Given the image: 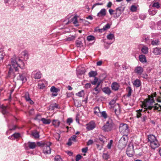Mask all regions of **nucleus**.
<instances>
[{
	"label": "nucleus",
	"instance_id": "23",
	"mask_svg": "<svg viewBox=\"0 0 161 161\" xmlns=\"http://www.w3.org/2000/svg\"><path fill=\"white\" fill-rule=\"evenodd\" d=\"M119 85L116 82H114L112 83L111 85V87L113 90L117 91L119 89Z\"/></svg>",
	"mask_w": 161,
	"mask_h": 161
},
{
	"label": "nucleus",
	"instance_id": "40",
	"mask_svg": "<svg viewBox=\"0 0 161 161\" xmlns=\"http://www.w3.org/2000/svg\"><path fill=\"white\" fill-rule=\"evenodd\" d=\"M76 37V36H72L65 39V40L66 41H73L75 40Z\"/></svg>",
	"mask_w": 161,
	"mask_h": 161
},
{
	"label": "nucleus",
	"instance_id": "24",
	"mask_svg": "<svg viewBox=\"0 0 161 161\" xmlns=\"http://www.w3.org/2000/svg\"><path fill=\"white\" fill-rule=\"evenodd\" d=\"M153 53L156 55L161 54V48L158 47H155L153 49Z\"/></svg>",
	"mask_w": 161,
	"mask_h": 161
},
{
	"label": "nucleus",
	"instance_id": "54",
	"mask_svg": "<svg viewBox=\"0 0 161 161\" xmlns=\"http://www.w3.org/2000/svg\"><path fill=\"white\" fill-rule=\"evenodd\" d=\"M73 120L72 118H68L67 120V123L69 125H70V124L73 122Z\"/></svg>",
	"mask_w": 161,
	"mask_h": 161
},
{
	"label": "nucleus",
	"instance_id": "47",
	"mask_svg": "<svg viewBox=\"0 0 161 161\" xmlns=\"http://www.w3.org/2000/svg\"><path fill=\"white\" fill-rule=\"evenodd\" d=\"M32 135L36 138H38L39 137V133L38 132H33L32 133Z\"/></svg>",
	"mask_w": 161,
	"mask_h": 161
},
{
	"label": "nucleus",
	"instance_id": "25",
	"mask_svg": "<svg viewBox=\"0 0 161 161\" xmlns=\"http://www.w3.org/2000/svg\"><path fill=\"white\" fill-rule=\"evenodd\" d=\"M133 85L134 86L138 87L141 86V82L139 80L137 79L134 81Z\"/></svg>",
	"mask_w": 161,
	"mask_h": 161
},
{
	"label": "nucleus",
	"instance_id": "12",
	"mask_svg": "<svg viewBox=\"0 0 161 161\" xmlns=\"http://www.w3.org/2000/svg\"><path fill=\"white\" fill-rule=\"evenodd\" d=\"M27 74L25 72H23L22 74H20L17 79L18 80L21 81L23 83L25 82L26 80Z\"/></svg>",
	"mask_w": 161,
	"mask_h": 161
},
{
	"label": "nucleus",
	"instance_id": "43",
	"mask_svg": "<svg viewBox=\"0 0 161 161\" xmlns=\"http://www.w3.org/2000/svg\"><path fill=\"white\" fill-rule=\"evenodd\" d=\"M159 41L158 40H155L152 41L151 44L153 46H157L159 45Z\"/></svg>",
	"mask_w": 161,
	"mask_h": 161
},
{
	"label": "nucleus",
	"instance_id": "61",
	"mask_svg": "<svg viewBox=\"0 0 161 161\" xmlns=\"http://www.w3.org/2000/svg\"><path fill=\"white\" fill-rule=\"evenodd\" d=\"M82 156L80 154L77 155L75 157L76 161H78L81 158Z\"/></svg>",
	"mask_w": 161,
	"mask_h": 161
},
{
	"label": "nucleus",
	"instance_id": "64",
	"mask_svg": "<svg viewBox=\"0 0 161 161\" xmlns=\"http://www.w3.org/2000/svg\"><path fill=\"white\" fill-rule=\"evenodd\" d=\"M41 116L40 115H37L36 117L34 118L35 120H41Z\"/></svg>",
	"mask_w": 161,
	"mask_h": 161
},
{
	"label": "nucleus",
	"instance_id": "29",
	"mask_svg": "<svg viewBox=\"0 0 161 161\" xmlns=\"http://www.w3.org/2000/svg\"><path fill=\"white\" fill-rule=\"evenodd\" d=\"M78 16L75 15L74 17L72 19L71 21L73 22V23L75 25V26H78L79 25L78 24V20H77V18Z\"/></svg>",
	"mask_w": 161,
	"mask_h": 161
},
{
	"label": "nucleus",
	"instance_id": "59",
	"mask_svg": "<svg viewBox=\"0 0 161 161\" xmlns=\"http://www.w3.org/2000/svg\"><path fill=\"white\" fill-rule=\"evenodd\" d=\"M98 81V79L97 77H95L94 80L93 81H91V83L93 85H95Z\"/></svg>",
	"mask_w": 161,
	"mask_h": 161
},
{
	"label": "nucleus",
	"instance_id": "31",
	"mask_svg": "<svg viewBox=\"0 0 161 161\" xmlns=\"http://www.w3.org/2000/svg\"><path fill=\"white\" fill-rule=\"evenodd\" d=\"M20 136V134L19 133H16L13 134L11 136H9L8 138L12 140H14L18 138Z\"/></svg>",
	"mask_w": 161,
	"mask_h": 161
},
{
	"label": "nucleus",
	"instance_id": "57",
	"mask_svg": "<svg viewBox=\"0 0 161 161\" xmlns=\"http://www.w3.org/2000/svg\"><path fill=\"white\" fill-rule=\"evenodd\" d=\"M101 114L102 116L105 119L107 117V114L106 112L105 111H103Z\"/></svg>",
	"mask_w": 161,
	"mask_h": 161
},
{
	"label": "nucleus",
	"instance_id": "5",
	"mask_svg": "<svg viewBox=\"0 0 161 161\" xmlns=\"http://www.w3.org/2000/svg\"><path fill=\"white\" fill-rule=\"evenodd\" d=\"M119 131L123 136H127L129 132V127L126 124L121 123L119 127Z\"/></svg>",
	"mask_w": 161,
	"mask_h": 161
},
{
	"label": "nucleus",
	"instance_id": "33",
	"mask_svg": "<svg viewBox=\"0 0 161 161\" xmlns=\"http://www.w3.org/2000/svg\"><path fill=\"white\" fill-rule=\"evenodd\" d=\"M142 52L144 54H147L148 52V48L147 47L144 46L141 49Z\"/></svg>",
	"mask_w": 161,
	"mask_h": 161
},
{
	"label": "nucleus",
	"instance_id": "11",
	"mask_svg": "<svg viewBox=\"0 0 161 161\" xmlns=\"http://www.w3.org/2000/svg\"><path fill=\"white\" fill-rule=\"evenodd\" d=\"M86 129L87 130H91L94 129L96 127V124L93 121H91L86 125Z\"/></svg>",
	"mask_w": 161,
	"mask_h": 161
},
{
	"label": "nucleus",
	"instance_id": "13",
	"mask_svg": "<svg viewBox=\"0 0 161 161\" xmlns=\"http://www.w3.org/2000/svg\"><path fill=\"white\" fill-rule=\"evenodd\" d=\"M24 145L25 148L26 150L28 149V147L27 146V145H28L29 148L31 149H33L35 148L36 146V145L35 142H28L27 143H25Z\"/></svg>",
	"mask_w": 161,
	"mask_h": 161
},
{
	"label": "nucleus",
	"instance_id": "3",
	"mask_svg": "<svg viewBox=\"0 0 161 161\" xmlns=\"http://www.w3.org/2000/svg\"><path fill=\"white\" fill-rule=\"evenodd\" d=\"M148 142L152 149H154L159 146V144L156 137L153 135H150L147 136Z\"/></svg>",
	"mask_w": 161,
	"mask_h": 161
},
{
	"label": "nucleus",
	"instance_id": "60",
	"mask_svg": "<svg viewBox=\"0 0 161 161\" xmlns=\"http://www.w3.org/2000/svg\"><path fill=\"white\" fill-rule=\"evenodd\" d=\"M140 18L142 20H144L146 18V15L145 14H141L139 16Z\"/></svg>",
	"mask_w": 161,
	"mask_h": 161
},
{
	"label": "nucleus",
	"instance_id": "10",
	"mask_svg": "<svg viewBox=\"0 0 161 161\" xmlns=\"http://www.w3.org/2000/svg\"><path fill=\"white\" fill-rule=\"evenodd\" d=\"M47 85V82L44 80L39 81L38 84V88L40 89H44Z\"/></svg>",
	"mask_w": 161,
	"mask_h": 161
},
{
	"label": "nucleus",
	"instance_id": "22",
	"mask_svg": "<svg viewBox=\"0 0 161 161\" xmlns=\"http://www.w3.org/2000/svg\"><path fill=\"white\" fill-rule=\"evenodd\" d=\"M152 6L157 8H159L160 6H161V3L159 2V0H155L153 2Z\"/></svg>",
	"mask_w": 161,
	"mask_h": 161
},
{
	"label": "nucleus",
	"instance_id": "8",
	"mask_svg": "<svg viewBox=\"0 0 161 161\" xmlns=\"http://www.w3.org/2000/svg\"><path fill=\"white\" fill-rule=\"evenodd\" d=\"M51 143L49 142H47L46 144L45 145L43 148V152L45 154H50L51 153V149L50 148V146Z\"/></svg>",
	"mask_w": 161,
	"mask_h": 161
},
{
	"label": "nucleus",
	"instance_id": "63",
	"mask_svg": "<svg viewBox=\"0 0 161 161\" xmlns=\"http://www.w3.org/2000/svg\"><path fill=\"white\" fill-rule=\"evenodd\" d=\"M91 86V84L90 83H86L85 85V87L86 89H88Z\"/></svg>",
	"mask_w": 161,
	"mask_h": 161
},
{
	"label": "nucleus",
	"instance_id": "20",
	"mask_svg": "<svg viewBox=\"0 0 161 161\" xmlns=\"http://www.w3.org/2000/svg\"><path fill=\"white\" fill-rule=\"evenodd\" d=\"M25 98L27 102H28L31 104H33L34 102L30 98L29 94L28 92H26L24 95Z\"/></svg>",
	"mask_w": 161,
	"mask_h": 161
},
{
	"label": "nucleus",
	"instance_id": "34",
	"mask_svg": "<svg viewBox=\"0 0 161 161\" xmlns=\"http://www.w3.org/2000/svg\"><path fill=\"white\" fill-rule=\"evenodd\" d=\"M41 121H42L44 124L47 125L49 124L51 122L50 119H47L45 118L41 119Z\"/></svg>",
	"mask_w": 161,
	"mask_h": 161
},
{
	"label": "nucleus",
	"instance_id": "53",
	"mask_svg": "<svg viewBox=\"0 0 161 161\" xmlns=\"http://www.w3.org/2000/svg\"><path fill=\"white\" fill-rule=\"evenodd\" d=\"M137 10V7L135 5H132L130 7V10L132 12H135Z\"/></svg>",
	"mask_w": 161,
	"mask_h": 161
},
{
	"label": "nucleus",
	"instance_id": "16",
	"mask_svg": "<svg viewBox=\"0 0 161 161\" xmlns=\"http://www.w3.org/2000/svg\"><path fill=\"white\" fill-rule=\"evenodd\" d=\"M42 74L39 70H35L32 72V75L35 79H39L41 77Z\"/></svg>",
	"mask_w": 161,
	"mask_h": 161
},
{
	"label": "nucleus",
	"instance_id": "50",
	"mask_svg": "<svg viewBox=\"0 0 161 161\" xmlns=\"http://www.w3.org/2000/svg\"><path fill=\"white\" fill-rule=\"evenodd\" d=\"M103 157L104 159H108L109 157V155L108 153H104L103 155Z\"/></svg>",
	"mask_w": 161,
	"mask_h": 161
},
{
	"label": "nucleus",
	"instance_id": "44",
	"mask_svg": "<svg viewBox=\"0 0 161 161\" xmlns=\"http://www.w3.org/2000/svg\"><path fill=\"white\" fill-rule=\"evenodd\" d=\"M94 113L95 114L99 116V113H100V111L99 110V108L98 107H95L94 108Z\"/></svg>",
	"mask_w": 161,
	"mask_h": 161
},
{
	"label": "nucleus",
	"instance_id": "42",
	"mask_svg": "<svg viewBox=\"0 0 161 161\" xmlns=\"http://www.w3.org/2000/svg\"><path fill=\"white\" fill-rule=\"evenodd\" d=\"M76 46L77 47H81L83 46V43L81 41L76 40Z\"/></svg>",
	"mask_w": 161,
	"mask_h": 161
},
{
	"label": "nucleus",
	"instance_id": "39",
	"mask_svg": "<svg viewBox=\"0 0 161 161\" xmlns=\"http://www.w3.org/2000/svg\"><path fill=\"white\" fill-rule=\"evenodd\" d=\"M50 91L53 93L58 92L59 91V90L57 88H56L54 86H52L50 88Z\"/></svg>",
	"mask_w": 161,
	"mask_h": 161
},
{
	"label": "nucleus",
	"instance_id": "26",
	"mask_svg": "<svg viewBox=\"0 0 161 161\" xmlns=\"http://www.w3.org/2000/svg\"><path fill=\"white\" fill-rule=\"evenodd\" d=\"M102 90L104 93L108 95H110L111 92L110 88L108 87H103Z\"/></svg>",
	"mask_w": 161,
	"mask_h": 161
},
{
	"label": "nucleus",
	"instance_id": "41",
	"mask_svg": "<svg viewBox=\"0 0 161 161\" xmlns=\"http://www.w3.org/2000/svg\"><path fill=\"white\" fill-rule=\"evenodd\" d=\"M87 40L88 41H95V37L92 35H89L87 37Z\"/></svg>",
	"mask_w": 161,
	"mask_h": 161
},
{
	"label": "nucleus",
	"instance_id": "45",
	"mask_svg": "<svg viewBox=\"0 0 161 161\" xmlns=\"http://www.w3.org/2000/svg\"><path fill=\"white\" fill-rule=\"evenodd\" d=\"M127 91L128 92V93L127 96L128 97H130L131 95L132 91L131 87H128L127 88Z\"/></svg>",
	"mask_w": 161,
	"mask_h": 161
},
{
	"label": "nucleus",
	"instance_id": "27",
	"mask_svg": "<svg viewBox=\"0 0 161 161\" xmlns=\"http://www.w3.org/2000/svg\"><path fill=\"white\" fill-rule=\"evenodd\" d=\"M139 60L142 63H145L147 62V60L146 56L143 54L139 56Z\"/></svg>",
	"mask_w": 161,
	"mask_h": 161
},
{
	"label": "nucleus",
	"instance_id": "37",
	"mask_svg": "<svg viewBox=\"0 0 161 161\" xmlns=\"http://www.w3.org/2000/svg\"><path fill=\"white\" fill-rule=\"evenodd\" d=\"M110 27V25L109 23H107L103 27L102 29H100V31H102V30H103L104 31H105L108 29H109ZM101 31V32L102 31Z\"/></svg>",
	"mask_w": 161,
	"mask_h": 161
},
{
	"label": "nucleus",
	"instance_id": "35",
	"mask_svg": "<svg viewBox=\"0 0 161 161\" xmlns=\"http://www.w3.org/2000/svg\"><path fill=\"white\" fill-rule=\"evenodd\" d=\"M90 77H94L97 75V73L96 71H91L88 73Z\"/></svg>",
	"mask_w": 161,
	"mask_h": 161
},
{
	"label": "nucleus",
	"instance_id": "49",
	"mask_svg": "<svg viewBox=\"0 0 161 161\" xmlns=\"http://www.w3.org/2000/svg\"><path fill=\"white\" fill-rule=\"evenodd\" d=\"M121 14V11L120 8H118L116 9L115 14L117 16H119Z\"/></svg>",
	"mask_w": 161,
	"mask_h": 161
},
{
	"label": "nucleus",
	"instance_id": "21",
	"mask_svg": "<svg viewBox=\"0 0 161 161\" xmlns=\"http://www.w3.org/2000/svg\"><path fill=\"white\" fill-rule=\"evenodd\" d=\"M106 14V9L105 8H103L97 13V15L98 17H100L104 16Z\"/></svg>",
	"mask_w": 161,
	"mask_h": 161
},
{
	"label": "nucleus",
	"instance_id": "4",
	"mask_svg": "<svg viewBox=\"0 0 161 161\" xmlns=\"http://www.w3.org/2000/svg\"><path fill=\"white\" fill-rule=\"evenodd\" d=\"M110 108H113L116 115L119 114L120 111L119 105L118 103H116V100L113 99L109 103Z\"/></svg>",
	"mask_w": 161,
	"mask_h": 161
},
{
	"label": "nucleus",
	"instance_id": "9",
	"mask_svg": "<svg viewBox=\"0 0 161 161\" xmlns=\"http://www.w3.org/2000/svg\"><path fill=\"white\" fill-rule=\"evenodd\" d=\"M127 136H123L120 138L119 142V146H121L122 147H124L126 145L127 141L126 140Z\"/></svg>",
	"mask_w": 161,
	"mask_h": 161
},
{
	"label": "nucleus",
	"instance_id": "38",
	"mask_svg": "<svg viewBox=\"0 0 161 161\" xmlns=\"http://www.w3.org/2000/svg\"><path fill=\"white\" fill-rule=\"evenodd\" d=\"M148 12L150 15H153L156 14L157 11L155 9H153L152 8H150L149 9Z\"/></svg>",
	"mask_w": 161,
	"mask_h": 161
},
{
	"label": "nucleus",
	"instance_id": "30",
	"mask_svg": "<svg viewBox=\"0 0 161 161\" xmlns=\"http://www.w3.org/2000/svg\"><path fill=\"white\" fill-rule=\"evenodd\" d=\"M5 55V53L3 52V49L0 48V61H3Z\"/></svg>",
	"mask_w": 161,
	"mask_h": 161
},
{
	"label": "nucleus",
	"instance_id": "18",
	"mask_svg": "<svg viewBox=\"0 0 161 161\" xmlns=\"http://www.w3.org/2000/svg\"><path fill=\"white\" fill-rule=\"evenodd\" d=\"M86 72V69L82 67L80 68V67H79L77 70V74L78 76L84 75Z\"/></svg>",
	"mask_w": 161,
	"mask_h": 161
},
{
	"label": "nucleus",
	"instance_id": "32",
	"mask_svg": "<svg viewBox=\"0 0 161 161\" xmlns=\"http://www.w3.org/2000/svg\"><path fill=\"white\" fill-rule=\"evenodd\" d=\"M101 89L100 88L95 87L93 89L92 91V93L94 95H97L100 91Z\"/></svg>",
	"mask_w": 161,
	"mask_h": 161
},
{
	"label": "nucleus",
	"instance_id": "14",
	"mask_svg": "<svg viewBox=\"0 0 161 161\" xmlns=\"http://www.w3.org/2000/svg\"><path fill=\"white\" fill-rule=\"evenodd\" d=\"M126 153L127 155L129 157H132L134 154V152L133 150V147H128L126 150Z\"/></svg>",
	"mask_w": 161,
	"mask_h": 161
},
{
	"label": "nucleus",
	"instance_id": "46",
	"mask_svg": "<svg viewBox=\"0 0 161 161\" xmlns=\"http://www.w3.org/2000/svg\"><path fill=\"white\" fill-rule=\"evenodd\" d=\"M84 95V91L82 90L76 94V95L80 97H82Z\"/></svg>",
	"mask_w": 161,
	"mask_h": 161
},
{
	"label": "nucleus",
	"instance_id": "52",
	"mask_svg": "<svg viewBox=\"0 0 161 161\" xmlns=\"http://www.w3.org/2000/svg\"><path fill=\"white\" fill-rule=\"evenodd\" d=\"M157 28L158 30H161V21H158L157 23Z\"/></svg>",
	"mask_w": 161,
	"mask_h": 161
},
{
	"label": "nucleus",
	"instance_id": "19",
	"mask_svg": "<svg viewBox=\"0 0 161 161\" xmlns=\"http://www.w3.org/2000/svg\"><path fill=\"white\" fill-rule=\"evenodd\" d=\"M77 136L75 135H73L70 138H69L68 140V142L67 143V144L69 146H71L72 143V141L75 142H77V140L76 139Z\"/></svg>",
	"mask_w": 161,
	"mask_h": 161
},
{
	"label": "nucleus",
	"instance_id": "1",
	"mask_svg": "<svg viewBox=\"0 0 161 161\" xmlns=\"http://www.w3.org/2000/svg\"><path fill=\"white\" fill-rule=\"evenodd\" d=\"M29 58L28 52L27 51H22L18 57L14 56L10 59V63L7 65L9 69L8 75L9 77L12 76L15 77V75L14 72V69L15 71L18 70V67L22 69L24 68L25 64L24 60H27Z\"/></svg>",
	"mask_w": 161,
	"mask_h": 161
},
{
	"label": "nucleus",
	"instance_id": "15",
	"mask_svg": "<svg viewBox=\"0 0 161 161\" xmlns=\"http://www.w3.org/2000/svg\"><path fill=\"white\" fill-rule=\"evenodd\" d=\"M143 71V68L140 66H136L134 69L135 72L139 75H141L142 74Z\"/></svg>",
	"mask_w": 161,
	"mask_h": 161
},
{
	"label": "nucleus",
	"instance_id": "58",
	"mask_svg": "<svg viewBox=\"0 0 161 161\" xmlns=\"http://www.w3.org/2000/svg\"><path fill=\"white\" fill-rule=\"evenodd\" d=\"M113 143V140H110V142L108 143L107 147L108 148L110 149L111 148V147Z\"/></svg>",
	"mask_w": 161,
	"mask_h": 161
},
{
	"label": "nucleus",
	"instance_id": "28",
	"mask_svg": "<svg viewBox=\"0 0 161 161\" xmlns=\"http://www.w3.org/2000/svg\"><path fill=\"white\" fill-rule=\"evenodd\" d=\"M60 121L58 119H53V125L55 127H58L60 125Z\"/></svg>",
	"mask_w": 161,
	"mask_h": 161
},
{
	"label": "nucleus",
	"instance_id": "62",
	"mask_svg": "<svg viewBox=\"0 0 161 161\" xmlns=\"http://www.w3.org/2000/svg\"><path fill=\"white\" fill-rule=\"evenodd\" d=\"M93 143V141L92 140L90 139L87 142V145L89 146L92 144Z\"/></svg>",
	"mask_w": 161,
	"mask_h": 161
},
{
	"label": "nucleus",
	"instance_id": "51",
	"mask_svg": "<svg viewBox=\"0 0 161 161\" xmlns=\"http://www.w3.org/2000/svg\"><path fill=\"white\" fill-rule=\"evenodd\" d=\"M75 105L77 107H79L81 106V104L78 101L76 100L75 101Z\"/></svg>",
	"mask_w": 161,
	"mask_h": 161
},
{
	"label": "nucleus",
	"instance_id": "6",
	"mask_svg": "<svg viewBox=\"0 0 161 161\" xmlns=\"http://www.w3.org/2000/svg\"><path fill=\"white\" fill-rule=\"evenodd\" d=\"M148 98L147 99H145L143 103V108H144V109H140L136 111L137 112L136 116L137 118H139L141 117V116L144 114V113H146L147 112L148 114H150L148 113L147 111V109L145 107L146 103L149 101Z\"/></svg>",
	"mask_w": 161,
	"mask_h": 161
},
{
	"label": "nucleus",
	"instance_id": "7",
	"mask_svg": "<svg viewBox=\"0 0 161 161\" xmlns=\"http://www.w3.org/2000/svg\"><path fill=\"white\" fill-rule=\"evenodd\" d=\"M114 125V124L112 120L109 119L106 122V124L103 127V130L105 131H110L112 129Z\"/></svg>",
	"mask_w": 161,
	"mask_h": 161
},
{
	"label": "nucleus",
	"instance_id": "36",
	"mask_svg": "<svg viewBox=\"0 0 161 161\" xmlns=\"http://www.w3.org/2000/svg\"><path fill=\"white\" fill-rule=\"evenodd\" d=\"M107 38L109 40H114V41L115 40L114 35V34L110 33L108 34L107 36Z\"/></svg>",
	"mask_w": 161,
	"mask_h": 161
},
{
	"label": "nucleus",
	"instance_id": "55",
	"mask_svg": "<svg viewBox=\"0 0 161 161\" xmlns=\"http://www.w3.org/2000/svg\"><path fill=\"white\" fill-rule=\"evenodd\" d=\"M122 67L123 70H126L129 68V65L126 64H124L122 65Z\"/></svg>",
	"mask_w": 161,
	"mask_h": 161
},
{
	"label": "nucleus",
	"instance_id": "48",
	"mask_svg": "<svg viewBox=\"0 0 161 161\" xmlns=\"http://www.w3.org/2000/svg\"><path fill=\"white\" fill-rule=\"evenodd\" d=\"M47 142H39L37 143V144L38 146L42 147L43 148L44 147L45 145L46 144Z\"/></svg>",
	"mask_w": 161,
	"mask_h": 161
},
{
	"label": "nucleus",
	"instance_id": "2",
	"mask_svg": "<svg viewBox=\"0 0 161 161\" xmlns=\"http://www.w3.org/2000/svg\"><path fill=\"white\" fill-rule=\"evenodd\" d=\"M156 95V92L151 95H149L148 97L149 100L146 103L145 107L147 109L148 113L150 114H151L153 112H154L156 110H157L158 112L161 111V105L157 103L154 104V100L153 97Z\"/></svg>",
	"mask_w": 161,
	"mask_h": 161
},
{
	"label": "nucleus",
	"instance_id": "56",
	"mask_svg": "<svg viewBox=\"0 0 161 161\" xmlns=\"http://www.w3.org/2000/svg\"><path fill=\"white\" fill-rule=\"evenodd\" d=\"M62 160V159L59 155L56 156L54 158V161H61Z\"/></svg>",
	"mask_w": 161,
	"mask_h": 161
},
{
	"label": "nucleus",
	"instance_id": "17",
	"mask_svg": "<svg viewBox=\"0 0 161 161\" xmlns=\"http://www.w3.org/2000/svg\"><path fill=\"white\" fill-rule=\"evenodd\" d=\"M0 109L3 114H7L8 113V107L3 105H0Z\"/></svg>",
	"mask_w": 161,
	"mask_h": 161
}]
</instances>
